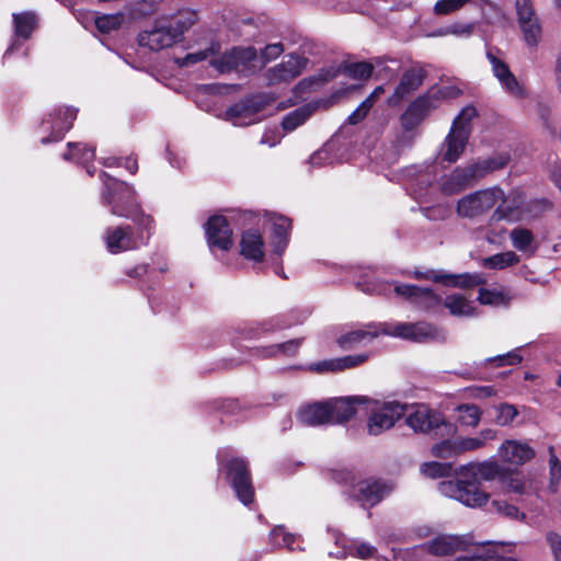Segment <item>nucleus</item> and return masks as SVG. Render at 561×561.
I'll list each match as a JSON object with an SVG mask.
<instances>
[{
    "label": "nucleus",
    "mask_w": 561,
    "mask_h": 561,
    "mask_svg": "<svg viewBox=\"0 0 561 561\" xmlns=\"http://www.w3.org/2000/svg\"><path fill=\"white\" fill-rule=\"evenodd\" d=\"M101 180L104 185L102 198L104 204L111 207V213L130 219L135 225V227L127 225L106 228L103 241L107 251L118 254L146 245L153 232L154 220L134 202L133 186L111 178L105 172L101 173Z\"/></svg>",
    "instance_id": "1"
},
{
    "label": "nucleus",
    "mask_w": 561,
    "mask_h": 561,
    "mask_svg": "<svg viewBox=\"0 0 561 561\" xmlns=\"http://www.w3.org/2000/svg\"><path fill=\"white\" fill-rule=\"evenodd\" d=\"M506 470L496 460L469 462L456 471V479L438 484L439 492L468 507H481L489 494L480 488L481 481L502 479Z\"/></svg>",
    "instance_id": "2"
},
{
    "label": "nucleus",
    "mask_w": 561,
    "mask_h": 561,
    "mask_svg": "<svg viewBox=\"0 0 561 561\" xmlns=\"http://www.w3.org/2000/svg\"><path fill=\"white\" fill-rule=\"evenodd\" d=\"M460 90L451 84L434 85L412 101L400 117L402 129L412 134L423 119L445 100L455 99Z\"/></svg>",
    "instance_id": "3"
},
{
    "label": "nucleus",
    "mask_w": 561,
    "mask_h": 561,
    "mask_svg": "<svg viewBox=\"0 0 561 561\" xmlns=\"http://www.w3.org/2000/svg\"><path fill=\"white\" fill-rule=\"evenodd\" d=\"M357 400L363 402V411L369 414L367 428L371 435L391 428L404 413L403 407L397 402H382L368 397Z\"/></svg>",
    "instance_id": "4"
},
{
    "label": "nucleus",
    "mask_w": 561,
    "mask_h": 561,
    "mask_svg": "<svg viewBox=\"0 0 561 561\" xmlns=\"http://www.w3.org/2000/svg\"><path fill=\"white\" fill-rule=\"evenodd\" d=\"M379 332L386 335L417 343L443 339L442 331L434 324L427 322H385L379 324Z\"/></svg>",
    "instance_id": "5"
},
{
    "label": "nucleus",
    "mask_w": 561,
    "mask_h": 561,
    "mask_svg": "<svg viewBox=\"0 0 561 561\" xmlns=\"http://www.w3.org/2000/svg\"><path fill=\"white\" fill-rule=\"evenodd\" d=\"M502 198V188L494 186L479 190L461 197L457 203V214L462 218H477L489 213Z\"/></svg>",
    "instance_id": "6"
},
{
    "label": "nucleus",
    "mask_w": 561,
    "mask_h": 561,
    "mask_svg": "<svg viewBox=\"0 0 561 561\" xmlns=\"http://www.w3.org/2000/svg\"><path fill=\"white\" fill-rule=\"evenodd\" d=\"M405 422L415 432L434 433L436 436H451L457 432L456 425L447 422L439 412L424 407L409 414Z\"/></svg>",
    "instance_id": "7"
},
{
    "label": "nucleus",
    "mask_w": 561,
    "mask_h": 561,
    "mask_svg": "<svg viewBox=\"0 0 561 561\" xmlns=\"http://www.w3.org/2000/svg\"><path fill=\"white\" fill-rule=\"evenodd\" d=\"M271 99L265 94L250 96L226 111V117L236 126H248L260 121L259 113L270 103Z\"/></svg>",
    "instance_id": "8"
},
{
    "label": "nucleus",
    "mask_w": 561,
    "mask_h": 561,
    "mask_svg": "<svg viewBox=\"0 0 561 561\" xmlns=\"http://www.w3.org/2000/svg\"><path fill=\"white\" fill-rule=\"evenodd\" d=\"M178 32L172 31V23H168L165 16L157 19L152 27L138 34V44L150 50L159 51L179 43Z\"/></svg>",
    "instance_id": "9"
},
{
    "label": "nucleus",
    "mask_w": 561,
    "mask_h": 561,
    "mask_svg": "<svg viewBox=\"0 0 561 561\" xmlns=\"http://www.w3.org/2000/svg\"><path fill=\"white\" fill-rule=\"evenodd\" d=\"M257 50L252 47H234L225 53L220 58L210 61L211 66L220 72L239 70L241 68L256 69L259 68Z\"/></svg>",
    "instance_id": "10"
},
{
    "label": "nucleus",
    "mask_w": 561,
    "mask_h": 561,
    "mask_svg": "<svg viewBox=\"0 0 561 561\" xmlns=\"http://www.w3.org/2000/svg\"><path fill=\"white\" fill-rule=\"evenodd\" d=\"M225 467L239 501L244 505L252 503L254 490L248 469V462L242 458H231L227 461Z\"/></svg>",
    "instance_id": "11"
},
{
    "label": "nucleus",
    "mask_w": 561,
    "mask_h": 561,
    "mask_svg": "<svg viewBox=\"0 0 561 561\" xmlns=\"http://www.w3.org/2000/svg\"><path fill=\"white\" fill-rule=\"evenodd\" d=\"M393 486L391 483L379 479L360 480L352 484L350 495L362 505L374 506L391 493Z\"/></svg>",
    "instance_id": "12"
},
{
    "label": "nucleus",
    "mask_w": 561,
    "mask_h": 561,
    "mask_svg": "<svg viewBox=\"0 0 561 561\" xmlns=\"http://www.w3.org/2000/svg\"><path fill=\"white\" fill-rule=\"evenodd\" d=\"M472 546V539L466 535L438 534L423 543V549L436 557L450 556L467 551Z\"/></svg>",
    "instance_id": "13"
},
{
    "label": "nucleus",
    "mask_w": 561,
    "mask_h": 561,
    "mask_svg": "<svg viewBox=\"0 0 561 561\" xmlns=\"http://www.w3.org/2000/svg\"><path fill=\"white\" fill-rule=\"evenodd\" d=\"M77 112L72 107L59 106L54 108L42 123L43 128L51 130V136L42 138L41 142L48 144L62 139L64 135L71 128Z\"/></svg>",
    "instance_id": "14"
},
{
    "label": "nucleus",
    "mask_w": 561,
    "mask_h": 561,
    "mask_svg": "<svg viewBox=\"0 0 561 561\" xmlns=\"http://www.w3.org/2000/svg\"><path fill=\"white\" fill-rule=\"evenodd\" d=\"M486 58L491 65L492 73L500 82L502 89L513 96L522 98L524 95L523 85L499 53L489 49L486 51Z\"/></svg>",
    "instance_id": "15"
},
{
    "label": "nucleus",
    "mask_w": 561,
    "mask_h": 561,
    "mask_svg": "<svg viewBox=\"0 0 561 561\" xmlns=\"http://www.w3.org/2000/svg\"><path fill=\"white\" fill-rule=\"evenodd\" d=\"M393 291L397 297L403 298L424 310H435L442 305L440 297L428 288L394 283Z\"/></svg>",
    "instance_id": "16"
},
{
    "label": "nucleus",
    "mask_w": 561,
    "mask_h": 561,
    "mask_svg": "<svg viewBox=\"0 0 561 561\" xmlns=\"http://www.w3.org/2000/svg\"><path fill=\"white\" fill-rule=\"evenodd\" d=\"M307 62L305 57L290 54L280 64L267 69L264 77L271 85L288 82L302 72Z\"/></svg>",
    "instance_id": "17"
},
{
    "label": "nucleus",
    "mask_w": 561,
    "mask_h": 561,
    "mask_svg": "<svg viewBox=\"0 0 561 561\" xmlns=\"http://www.w3.org/2000/svg\"><path fill=\"white\" fill-rule=\"evenodd\" d=\"M413 276L415 278L433 279L436 283H440L445 286L470 288L481 284H484L485 278L480 273H462V274H447L443 272L426 271L420 272L414 271Z\"/></svg>",
    "instance_id": "18"
},
{
    "label": "nucleus",
    "mask_w": 561,
    "mask_h": 561,
    "mask_svg": "<svg viewBox=\"0 0 561 561\" xmlns=\"http://www.w3.org/2000/svg\"><path fill=\"white\" fill-rule=\"evenodd\" d=\"M499 459L503 463L519 467L535 458V449L525 440L505 439L497 448Z\"/></svg>",
    "instance_id": "19"
},
{
    "label": "nucleus",
    "mask_w": 561,
    "mask_h": 561,
    "mask_svg": "<svg viewBox=\"0 0 561 561\" xmlns=\"http://www.w3.org/2000/svg\"><path fill=\"white\" fill-rule=\"evenodd\" d=\"M205 232L209 248L228 251L232 244V229L224 216H211L205 225Z\"/></svg>",
    "instance_id": "20"
},
{
    "label": "nucleus",
    "mask_w": 561,
    "mask_h": 561,
    "mask_svg": "<svg viewBox=\"0 0 561 561\" xmlns=\"http://www.w3.org/2000/svg\"><path fill=\"white\" fill-rule=\"evenodd\" d=\"M525 197L520 191L514 190L505 194L502 190V198L495 205L496 208L491 216V220H507L511 222L519 221L523 218L522 207Z\"/></svg>",
    "instance_id": "21"
},
{
    "label": "nucleus",
    "mask_w": 561,
    "mask_h": 561,
    "mask_svg": "<svg viewBox=\"0 0 561 561\" xmlns=\"http://www.w3.org/2000/svg\"><path fill=\"white\" fill-rule=\"evenodd\" d=\"M424 77V71L421 68H410L405 70L393 93L387 99L388 105L398 106L421 87Z\"/></svg>",
    "instance_id": "22"
},
{
    "label": "nucleus",
    "mask_w": 561,
    "mask_h": 561,
    "mask_svg": "<svg viewBox=\"0 0 561 561\" xmlns=\"http://www.w3.org/2000/svg\"><path fill=\"white\" fill-rule=\"evenodd\" d=\"M359 398L365 397L354 396L328 400L331 424L346 422L358 412V409L363 410V402L357 400Z\"/></svg>",
    "instance_id": "23"
},
{
    "label": "nucleus",
    "mask_w": 561,
    "mask_h": 561,
    "mask_svg": "<svg viewBox=\"0 0 561 561\" xmlns=\"http://www.w3.org/2000/svg\"><path fill=\"white\" fill-rule=\"evenodd\" d=\"M267 221L271 222V245L273 254L280 256L289 242L291 222L282 215H268Z\"/></svg>",
    "instance_id": "24"
},
{
    "label": "nucleus",
    "mask_w": 561,
    "mask_h": 561,
    "mask_svg": "<svg viewBox=\"0 0 561 561\" xmlns=\"http://www.w3.org/2000/svg\"><path fill=\"white\" fill-rule=\"evenodd\" d=\"M469 135L468 133L460 128V129H453L450 128L449 134L445 138V141L443 142L439 151V156L443 161H446L448 163L456 162L460 156L462 154L467 141H468Z\"/></svg>",
    "instance_id": "25"
},
{
    "label": "nucleus",
    "mask_w": 561,
    "mask_h": 561,
    "mask_svg": "<svg viewBox=\"0 0 561 561\" xmlns=\"http://www.w3.org/2000/svg\"><path fill=\"white\" fill-rule=\"evenodd\" d=\"M297 420L307 426H319L331 424L330 410L328 402H314L302 405L297 411Z\"/></svg>",
    "instance_id": "26"
},
{
    "label": "nucleus",
    "mask_w": 561,
    "mask_h": 561,
    "mask_svg": "<svg viewBox=\"0 0 561 561\" xmlns=\"http://www.w3.org/2000/svg\"><path fill=\"white\" fill-rule=\"evenodd\" d=\"M241 255L253 262H262L265 255V245L261 233L256 230H247L240 240Z\"/></svg>",
    "instance_id": "27"
},
{
    "label": "nucleus",
    "mask_w": 561,
    "mask_h": 561,
    "mask_svg": "<svg viewBox=\"0 0 561 561\" xmlns=\"http://www.w3.org/2000/svg\"><path fill=\"white\" fill-rule=\"evenodd\" d=\"M497 438V431L493 428H483L477 436L456 437L458 454L476 451L486 446L488 442Z\"/></svg>",
    "instance_id": "28"
},
{
    "label": "nucleus",
    "mask_w": 561,
    "mask_h": 561,
    "mask_svg": "<svg viewBox=\"0 0 561 561\" xmlns=\"http://www.w3.org/2000/svg\"><path fill=\"white\" fill-rule=\"evenodd\" d=\"M508 162V157L499 154L492 158L479 160L472 164L467 165L468 172L472 182L484 178L486 174L504 168Z\"/></svg>",
    "instance_id": "29"
},
{
    "label": "nucleus",
    "mask_w": 561,
    "mask_h": 561,
    "mask_svg": "<svg viewBox=\"0 0 561 561\" xmlns=\"http://www.w3.org/2000/svg\"><path fill=\"white\" fill-rule=\"evenodd\" d=\"M508 236L513 248L526 256H533L537 252L538 243L529 229L516 227L510 231Z\"/></svg>",
    "instance_id": "30"
},
{
    "label": "nucleus",
    "mask_w": 561,
    "mask_h": 561,
    "mask_svg": "<svg viewBox=\"0 0 561 561\" xmlns=\"http://www.w3.org/2000/svg\"><path fill=\"white\" fill-rule=\"evenodd\" d=\"M472 184L473 182L467 167L457 168L448 176L444 178L442 190L446 194H455Z\"/></svg>",
    "instance_id": "31"
},
{
    "label": "nucleus",
    "mask_w": 561,
    "mask_h": 561,
    "mask_svg": "<svg viewBox=\"0 0 561 561\" xmlns=\"http://www.w3.org/2000/svg\"><path fill=\"white\" fill-rule=\"evenodd\" d=\"M168 23H172V31L178 32V41L181 42L183 34L187 32L197 22V12L184 9L180 10L176 14L165 16Z\"/></svg>",
    "instance_id": "32"
},
{
    "label": "nucleus",
    "mask_w": 561,
    "mask_h": 561,
    "mask_svg": "<svg viewBox=\"0 0 561 561\" xmlns=\"http://www.w3.org/2000/svg\"><path fill=\"white\" fill-rule=\"evenodd\" d=\"M444 306L455 317H472L476 314L473 302L461 295L447 296L444 300Z\"/></svg>",
    "instance_id": "33"
},
{
    "label": "nucleus",
    "mask_w": 561,
    "mask_h": 561,
    "mask_svg": "<svg viewBox=\"0 0 561 561\" xmlns=\"http://www.w3.org/2000/svg\"><path fill=\"white\" fill-rule=\"evenodd\" d=\"M520 262V256L514 251H505L484 257L482 266L490 270H504L515 266Z\"/></svg>",
    "instance_id": "34"
},
{
    "label": "nucleus",
    "mask_w": 561,
    "mask_h": 561,
    "mask_svg": "<svg viewBox=\"0 0 561 561\" xmlns=\"http://www.w3.org/2000/svg\"><path fill=\"white\" fill-rule=\"evenodd\" d=\"M457 421L463 427L476 428L482 416V411L476 404H459L455 409Z\"/></svg>",
    "instance_id": "35"
},
{
    "label": "nucleus",
    "mask_w": 561,
    "mask_h": 561,
    "mask_svg": "<svg viewBox=\"0 0 561 561\" xmlns=\"http://www.w3.org/2000/svg\"><path fill=\"white\" fill-rule=\"evenodd\" d=\"M13 22L15 36L27 39L37 25V18L33 12L14 13Z\"/></svg>",
    "instance_id": "36"
},
{
    "label": "nucleus",
    "mask_w": 561,
    "mask_h": 561,
    "mask_svg": "<svg viewBox=\"0 0 561 561\" xmlns=\"http://www.w3.org/2000/svg\"><path fill=\"white\" fill-rule=\"evenodd\" d=\"M378 335L377 331L369 330H355L341 335L337 339V343L342 348H353L359 344L370 342Z\"/></svg>",
    "instance_id": "37"
},
{
    "label": "nucleus",
    "mask_w": 561,
    "mask_h": 561,
    "mask_svg": "<svg viewBox=\"0 0 561 561\" xmlns=\"http://www.w3.org/2000/svg\"><path fill=\"white\" fill-rule=\"evenodd\" d=\"M335 542L341 545L345 549V539L343 536H335ZM375 548L368 543L360 542L348 548V550L337 551L336 553L330 552V554L336 558H345L347 554L355 556L362 559L369 558L374 554Z\"/></svg>",
    "instance_id": "38"
},
{
    "label": "nucleus",
    "mask_w": 561,
    "mask_h": 561,
    "mask_svg": "<svg viewBox=\"0 0 561 561\" xmlns=\"http://www.w3.org/2000/svg\"><path fill=\"white\" fill-rule=\"evenodd\" d=\"M125 22V15L122 12L112 14H101L94 18V24L99 32L108 34L118 30Z\"/></svg>",
    "instance_id": "39"
},
{
    "label": "nucleus",
    "mask_w": 561,
    "mask_h": 561,
    "mask_svg": "<svg viewBox=\"0 0 561 561\" xmlns=\"http://www.w3.org/2000/svg\"><path fill=\"white\" fill-rule=\"evenodd\" d=\"M518 25L526 45L530 48L537 47L542 36V26L539 18Z\"/></svg>",
    "instance_id": "40"
},
{
    "label": "nucleus",
    "mask_w": 561,
    "mask_h": 561,
    "mask_svg": "<svg viewBox=\"0 0 561 561\" xmlns=\"http://www.w3.org/2000/svg\"><path fill=\"white\" fill-rule=\"evenodd\" d=\"M94 148L87 147L81 142H69L68 151L64 154V159L78 163H85L94 158Z\"/></svg>",
    "instance_id": "41"
},
{
    "label": "nucleus",
    "mask_w": 561,
    "mask_h": 561,
    "mask_svg": "<svg viewBox=\"0 0 561 561\" xmlns=\"http://www.w3.org/2000/svg\"><path fill=\"white\" fill-rule=\"evenodd\" d=\"M162 4V0H136L128 5L129 15L133 19L145 18L156 13Z\"/></svg>",
    "instance_id": "42"
},
{
    "label": "nucleus",
    "mask_w": 561,
    "mask_h": 561,
    "mask_svg": "<svg viewBox=\"0 0 561 561\" xmlns=\"http://www.w3.org/2000/svg\"><path fill=\"white\" fill-rule=\"evenodd\" d=\"M312 114V108L309 105L299 107L287 114L283 122L282 127L285 131H293L302 125Z\"/></svg>",
    "instance_id": "43"
},
{
    "label": "nucleus",
    "mask_w": 561,
    "mask_h": 561,
    "mask_svg": "<svg viewBox=\"0 0 561 561\" xmlns=\"http://www.w3.org/2000/svg\"><path fill=\"white\" fill-rule=\"evenodd\" d=\"M270 540L272 545L277 548L286 547L289 550H302L300 547L293 546L296 537L294 534L286 531L283 526H276L271 530Z\"/></svg>",
    "instance_id": "44"
},
{
    "label": "nucleus",
    "mask_w": 561,
    "mask_h": 561,
    "mask_svg": "<svg viewBox=\"0 0 561 561\" xmlns=\"http://www.w3.org/2000/svg\"><path fill=\"white\" fill-rule=\"evenodd\" d=\"M494 220H489L485 227H482L478 230L479 233L482 234V238L490 244L502 245L507 236V230L504 227H495L493 226Z\"/></svg>",
    "instance_id": "45"
},
{
    "label": "nucleus",
    "mask_w": 561,
    "mask_h": 561,
    "mask_svg": "<svg viewBox=\"0 0 561 561\" xmlns=\"http://www.w3.org/2000/svg\"><path fill=\"white\" fill-rule=\"evenodd\" d=\"M219 50V45L213 43L208 48L190 53L183 58H176L175 62L179 67H190L197 62L206 60L208 57L215 55Z\"/></svg>",
    "instance_id": "46"
},
{
    "label": "nucleus",
    "mask_w": 561,
    "mask_h": 561,
    "mask_svg": "<svg viewBox=\"0 0 561 561\" xmlns=\"http://www.w3.org/2000/svg\"><path fill=\"white\" fill-rule=\"evenodd\" d=\"M508 296L503 290L481 288L479 290L478 300L482 305L502 306L507 305Z\"/></svg>",
    "instance_id": "47"
},
{
    "label": "nucleus",
    "mask_w": 561,
    "mask_h": 561,
    "mask_svg": "<svg viewBox=\"0 0 561 561\" xmlns=\"http://www.w3.org/2000/svg\"><path fill=\"white\" fill-rule=\"evenodd\" d=\"M420 471L424 477L436 479L447 477L451 471L449 463L437 461L425 462L420 467Z\"/></svg>",
    "instance_id": "48"
},
{
    "label": "nucleus",
    "mask_w": 561,
    "mask_h": 561,
    "mask_svg": "<svg viewBox=\"0 0 561 561\" xmlns=\"http://www.w3.org/2000/svg\"><path fill=\"white\" fill-rule=\"evenodd\" d=\"M300 346V340H289L287 342L268 346L263 350V356L272 357L278 354L294 355Z\"/></svg>",
    "instance_id": "49"
},
{
    "label": "nucleus",
    "mask_w": 561,
    "mask_h": 561,
    "mask_svg": "<svg viewBox=\"0 0 561 561\" xmlns=\"http://www.w3.org/2000/svg\"><path fill=\"white\" fill-rule=\"evenodd\" d=\"M284 50L285 47L280 42L266 45L260 50V54L257 53L259 68H262L266 64L277 59L284 53Z\"/></svg>",
    "instance_id": "50"
},
{
    "label": "nucleus",
    "mask_w": 561,
    "mask_h": 561,
    "mask_svg": "<svg viewBox=\"0 0 561 561\" xmlns=\"http://www.w3.org/2000/svg\"><path fill=\"white\" fill-rule=\"evenodd\" d=\"M374 70V66L369 62H353L344 68V72L346 76L358 79V80H366L368 79Z\"/></svg>",
    "instance_id": "51"
},
{
    "label": "nucleus",
    "mask_w": 561,
    "mask_h": 561,
    "mask_svg": "<svg viewBox=\"0 0 561 561\" xmlns=\"http://www.w3.org/2000/svg\"><path fill=\"white\" fill-rule=\"evenodd\" d=\"M432 455L437 458H451L458 456L456 438L445 439L433 445Z\"/></svg>",
    "instance_id": "52"
},
{
    "label": "nucleus",
    "mask_w": 561,
    "mask_h": 561,
    "mask_svg": "<svg viewBox=\"0 0 561 561\" xmlns=\"http://www.w3.org/2000/svg\"><path fill=\"white\" fill-rule=\"evenodd\" d=\"M518 24L538 19L530 0H515Z\"/></svg>",
    "instance_id": "53"
},
{
    "label": "nucleus",
    "mask_w": 561,
    "mask_h": 561,
    "mask_svg": "<svg viewBox=\"0 0 561 561\" xmlns=\"http://www.w3.org/2000/svg\"><path fill=\"white\" fill-rule=\"evenodd\" d=\"M518 415L517 409L508 403L500 404L496 408L495 423L500 426H508Z\"/></svg>",
    "instance_id": "54"
},
{
    "label": "nucleus",
    "mask_w": 561,
    "mask_h": 561,
    "mask_svg": "<svg viewBox=\"0 0 561 561\" xmlns=\"http://www.w3.org/2000/svg\"><path fill=\"white\" fill-rule=\"evenodd\" d=\"M477 116V110L474 106H466L461 110V112L455 117L453 122V129H465L468 135H470L469 123L472 118Z\"/></svg>",
    "instance_id": "55"
},
{
    "label": "nucleus",
    "mask_w": 561,
    "mask_h": 561,
    "mask_svg": "<svg viewBox=\"0 0 561 561\" xmlns=\"http://www.w3.org/2000/svg\"><path fill=\"white\" fill-rule=\"evenodd\" d=\"M472 0H438L434 5V12L437 15H447L460 10Z\"/></svg>",
    "instance_id": "56"
},
{
    "label": "nucleus",
    "mask_w": 561,
    "mask_h": 561,
    "mask_svg": "<svg viewBox=\"0 0 561 561\" xmlns=\"http://www.w3.org/2000/svg\"><path fill=\"white\" fill-rule=\"evenodd\" d=\"M332 147L324 145L321 149L316 151L310 158L309 163L313 168H321L332 162Z\"/></svg>",
    "instance_id": "57"
},
{
    "label": "nucleus",
    "mask_w": 561,
    "mask_h": 561,
    "mask_svg": "<svg viewBox=\"0 0 561 561\" xmlns=\"http://www.w3.org/2000/svg\"><path fill=\"white\" fill-rule=\"evenodd\" d=\"M368 359V354H354V355H346L343 357H337V367L339 371H342L344 369H350L357 367L365 363Z\"/></svg>",
    "instance_id": "58"
},
{
    "label": "nucleus",
    "mask_w": 561,
    "mask_h": 561,
    "mask_svg": "<svg viewBox=\"0 0 561 561\" xmlns=\"http://www.w3.org/2000/svg\"><path fill=\"white\" fill-rule=\"evenodd\" d=\"M550 458H549V467H550V485L553 491L557 490L559 481L561 479V463L558 457L553 453V447L549 448Z\"/></svg>",
    "instance_id": "59"
},
{
    "label": "nucleus",
    "mask_w": 561,
    "mask_h": 561,
    "mask_svg": "<svg viewBox=\"0 0 561 561\" xmlns=\"http://www.w3.org/2000/svg\"><path fill=\"white\" fill-rule=\"evenodd\" d=\"M501 480L503 481L505 489L508 492H513V493H517V494H523L526 492V482L518 474L510 476V477H505V474H504Z\"/></svg>",
    "instance_id": "60"
},
{
    "label": "nucleus",
    "mask_w": 561,
    "mask_h": 561,
    "mask_svg": "<svg viewBox=\"0 0 561 561\" xmlns=\"http://www.w3.org/2000/svg\"><path fill=\"white\" fill-rule=\"evenodd\" d=\"M490 511L502 514L510 518H518L519 511L516 506L507 504L503 501H492Z\"/></svg>",
    "instance_id": "61"
},
{
    "label": "nucleus",
    "mask_w": 561,
    "mask_h": 561,
    "mask_svg": "<svg viewBox=\"0 0 561 561\" xmlns=\"http://www.w3.org/2000/svg\"><path fill=\"white\" fill-rule=\"evenodd\" d=\"M309 370L317 374L337 373V360L336 358H330L312 363L309 365Z\"/></svg>",
    "instance_id": "62"
},
{
    "label": "nucleus",
    "mask_w": 561,
    "mask_h": 561,
    "mask_svg": "<svg viewBox=\"0 0 561 561\" xmlns=\"http://www.w3.org/2000/svg\"><path fill=\"white\" fill-rule=\"evenodd\" d=\"M373 106L369 104V100H364L357 108L350 114L347 121L350 124L355 125L362 122Z\"/></svg>",
    "instance_id": "63"
},
{
    "label": "nucleus",
    "mask_w": 561,
    "mask_h": 561,
    "mask_svg": "<svg viewBox=\"0 0 561 561\" xmlns=\"http://www.w3.org/2000/svg\"><path fill=\"white\" fill-rule=\"evenodd\" d=\"M547 542L552 551L556 561H561V535L549 531L546 536Z\"/></svg>",
    "instance_id": "64"
}]
</instances>
